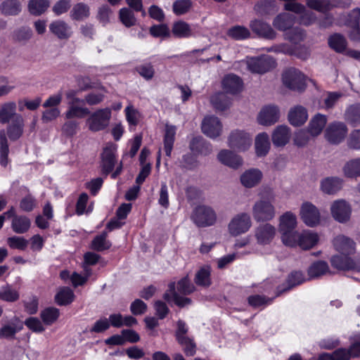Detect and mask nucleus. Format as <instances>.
<instances>
[{"mask_svg": "<svg viewBox=\"0 0 360 360\" xmlns=\"http://www.w3.org/2000/svg\"><path fill=\"white\" fill-rule=\"evenodd\" d=\"M258 195L259 199L256 200L252 207V215L257 222L271 221L276 217V207L274 205L276 195L273 189L269 186L260 188Z\"/></svg>", "mask_w": 360, "mask_h": 360, "instance_id": "nucleus-1", "label": "nucleus"}, {"mask_svg": "<svg viewBox=\"0 0 360 360\" xmlns=\"http://www.w3.org/2000/svg\"><path fill=\"white\" fill-rule=\"evenodd\" d=\"M25 120L22 115H17L6 127V129L0 130V164L6 167L8 164L9 146L8 139L11 141L20 139L23 133Z\"/></svg>", "mask_w": 360, "mask_h": 360, "instance_id": "nucleus-2", "label": "nucleus"}, {"mask_svg": "<svg viewBox=\"0 0 360 360\" xmlns=\"http://www.w3.org/2000/svg\"><path fill=\"white\" fill-rule=\"evenodd\" d=\"M195 290V286L191 282L188 276L180 279L177 283L172 282L168 285V290L164 294V299L169 302L173 301L174 304L179 307H184L192 303L191 299L182 295H188Z\"/></svg>", "mask_w": 360, "mask_h": 360, "instance_id": "nucleus-3", "label": "nucleus"}, {"mask_svg": "<svg viewBox=\"0 0 360 360\" xmlns=\"http://www.w3.org/2000/svg\"><path fill=\"white\" fill-rule=\"evenodd\" d=\"M112 110L109 108H101L94 112H90L86 124L90 131L96 132L105 129L110 124Z\"/></svg>", "mask_w": 360, "mask_h": 360, "instance_id": "nucleus-4", "label": "nucleus"}, {"mask_svg": "<svg viewBox=\"0 0 360 360\" xmlns=\"http://www.w3.org/2000/svg\"><path fill=\"white\" fill-rule=\"evenodd\" d=\"M251 135L244 130L234 129L230 132L227 138L228 146L236 152H245L252 146Z\"/></svg>", "mask_w": 360, "mask_h": 360, "instance_id": "nucleus-5", "label": "nucleus"}, {"mask_svg": "<svg viewBox=\"0 0 360 360\" xmlns=\"http://www.w3.org/2000/svg\"><path fill=\"white\" fill-rule=\"evenodd\" d=\"M306 77L299 70L291 68L285 70L282 75L283 84L292 91H304L307 83Z\"/></svg>", "mask_w": 360, "mask_h": 360, "instance_id": "nucleus-6", "label": "nucleus"}, {"mask_svg": "<svg viewBox=\"0 0 360 360\" xmlns=\"http://www.w3.org/2000/svg\"><path fill=\"white\" fill-rule=\"evenodd\" d=\"M252 226V220L249 214L241 212L236 214L228 225L229 233L238 236L249 231Z\"/></svg>", "mask_w": 360, "mask_h": 360, "instance_id": "nucleus-7", "label": "nucleus"}, {"mask_svg": "<svg viewBox=\"0 0 360 360\" xmlns=\"http://www.w3.org/2000/svg\"><path fill=\"white\" fill-rule=\"evenodd\" d=\"M191 219L198 226H208L214 224L217 216L211 207L200 205L195 207Z\"/></svg>", "mask_w": 360, "mask_h": 360, "instance_id": "nucleus-8", "label": "nucleus"}, {"mask_svg": "<svg viewBox=\"0 0 360 360\" xmlns=\"http://www.w3.org/2000/svg\"><path fill=\"white\" fill-rule=\"evenodd\" d=\"M247 65L252 72L263 74L273 69L276 62L271 56L264 55L248 58Z\"/></svg>", "mask_w": 360, "mask_h": 360, "instance_id": "nucleus-9", "label": "nucleus"}, {"mask_svg": "<svg viewBox=\"0 0 360 360\" xmlns=\"http://www.w3.org/2000/svg\"><path fill=\"white\" fill-rule=\"evenodd\" d=\"M347 134V128L345 123L334 122L330 123L325 131L326 140L332 144H339L345 138Z\"/></svg>", "mask_w": 360, "mask_h": 360, "instance_id": "nucleus-10", "label": "nucleus"}, {"mask_svg": "<svg viewBox=\"0 0 360 360\" xmlns=\"http://www.w3.org/2000/svg\"><path fill=\"white\" fill-rule=\"evenodd\" d=\"M201 129L205 135L212 139H214L222 134L223 125L217 117L208 115L203 119Z\"/></svg>", "mask_w": 360, "mask_h": 360, "instance_id": "nucleus-11", "label": "nucleus"}, {"mask_svg": "<svg viewBox=\"0 0 360 360\" xmlns=\"http://www.w3.org/2000/svg\"><path fill=\"white\" fill-rule=\"evenodd\" d=\"M352 0H307V4L311 8L321 12H326L333 8H347Z\"/></svg>", "mask_w": 360, "mask_h": 360, "instance_id": "nucleus-12", "label": "nucleus"}, {"mask_svg": "<svg viewBox=\"0 0 360 360\" xmlns=\"http://www.w3.org/2000/svg\"><path fill=\"white\" fill-rule=\"evenodd\" d=\"M276 235V229L269 223L259 224L255 230V236L259 245L271 243Z\"/></svg>", "mask_w": 360, "mask_h": 360, "instance_id": "nucleus-13", "label": "nucleus"}, {"mask_svg": "<svg viewBox=\"0 0 360 360\" xmlns=\"http://www.w3.org/2000/svg\"><path fill=\"white\" fill-rule=\"evenodd\" d=\"M50 32L60 40H68L72 37L73 31L72 27L65 20H55L49 25Z\"/></svg>", "mask_w": 360, "mask_h": 360, "instance_id": "nucleus-14", "label": "nucleus"}, {"mask_svg": "<svg viewBox=\"0 0 360 360\" xmlns=\"http://www.w3.org/2000/svg\"><path fill=\"white\" fill-rule=\"evenodd\" d=\"M285 8L288 11H293L297 15H300L299 22L304 25L312 24L315 20V13L311 11H307L305 7L298 3L289 2L285 4Z\"/></svg>", "mask_w": 360, "mask_h": 360, "instance_id": "nucleus-15", "label": "nucleus"}, {"mask_svg": "<svg viewBox=\"0 0 360 360\" xmlns=\"http://www.w3.org/2000/svg\"><path fill=\"white\" fill-rule=\"evenodd\" d=\"M349 255H335L331 257V265L340 270H356L360 271V257L352 259Z\"/></svg>", "mask_w": 360, "mask_h": 360, "instance_id": "nucleus-16", "label": "nucleus"}, {"mask_svg": "<svg viewBox=\"0 0 360 360\" xmlns=\"http://www.w3.org/2000/svg\"><path fill=\"white\" fill-rule=\"evenodd\" d=\"M300 215L304 224L311 227L316 226L320 221L319 210L309 202L302 204L300 209Z\"/></svg>", "mask_w": 360, "mask_h": 360, "instance_id": "nucleus-17", "label": "nucleus"}, {"mask_svg": "<svg viewBox=\"0 0 360 360\" xmlns=\"http://www.w3.org/2000/svg\"><path fill=\"white\" fill-rule=\"evenodd\" d=\"M279 109L276 105H266L264 107L257 116L258 122L264 126H270L279 120Z\"/></svg>", "mask_w": 360, "mask_h": 360, "instance_id": "nucleus-18", "label": "nucleus"}, {"mask_svg": "<svg viewBox=\"0 0 360 360\" xmlns=\"http://www.w3.org/2000/svg\"><path fill=\"white\" fill-rule=\"evenodd\" d=\"M330 210L333 218L340 223L346 222L350 218L351 207L345 200L334 202Z\"/></svg>", "mask_w": 360, "mask_h": 360, "instance_id": "nucleus-19", "label": "nucleus"}, {"mask_svg": "<svg viewBox=\"0 0 360 360\" xmlns=\"http://www.w3.org/2000/svg\"><path fill=\"white\" fill-rule=\"evenodd\" d=\"M250 27L257 35L267 39H273L276 33L271 25L260 20H253L250 22Z\"/></svg>", "mask_w": 360, "mask_h": 360, "instance_id": "nucleus-20", "label": "nucleus"}, {"mask_svg": "<svg viewBox=\"0 0 360 360\" xmlns=\"http://www.w3.org/2000/svg\"><path fill=\"white\" fill-rule=\"evenodd\" d=\"M115 151L116 147L110 144L104 148L101 154V167L105 175L111 172L115 167Z\"/></svg>", "mask_w": 360, "mask_h": 360, "instance_id": "nucleus-21", "label": "nucleus"}, {"mask_svg": "<svg viewBox=\"0 0 360 360\" xmlns=\"http://www.w3.org/2000/svg\"><path fill=\"white\" fill-rule=\"evenodd\" d=\"M222 88L226 94L232 95L240 93L243 89L242 79L234 74H229L222 79Z\"/></svg>", "mask_w": 360, "mask_h": 360, "instance_id": "nucleus-22", "label": "nucleus"}, {"mask_svg": "<svg viewBox=\"0 0 360 360\" xmlns=\"http://www.w3.org/2000/svg\"><path fill=\"white\" fill-rule=\"evenodd\" d=\"M235 151L224 149L217 155L219 161L224 165L233 169H237L243 165L242 158L236 154Z\"/></svg>", "mask_w": 360, "mask_h": 360, "instance_id": "nucleus-23", "label": "nucleus"}, {"mask_svg": "<svg viewBox=\"0 0 360 360\" xmlns=\"http://www.w3.org/2000/svg\"><path fill=\"white\" fill-rule=\"evenodd\" d=\"M22 328V322L18 317L15 316L8 323L0 328V339H13L16 333Z\"/></svg>", "mask_w": 360, "mask_h": 360, "instance_id": "nucleus-24", "label": "nucleus"}, {"mask_svg": "<svg viewBox=\"0 0 360 360\" xmlns=\"http://www.w3.org/2000/svg\"><path fill=\"white\" fill-rule=\"evenodd\" d=\"M262 172L255 168L250 169L244 172L240 178L241 184L248 188H253L262 181Z\"/></svg>", "mask_w": 360, "mask_h": 360, "instance_id": "nucleus-25", "label": "nucleus"}, {"mask_svg": "<svg viewBox=\"0 0 360 360\" xmlns=\"http://www.w3.org/2000/svg\"><path fill=\"white\" fill-rule=\"evenodd\" d=\"M291 132L286 125H279L276 127L271 135L273 144L276 147L285 146L290 141Z\"/></svg>", "mask_w": 360, "mask_h": 360, "instance_id": "nucleus-26", "label": "nucleus"}, {"mask_svg": "<svg viewBox=\"0 0 360 360\" xmlns=\"http://www.w3.org/2000/svg\"><path fill=\"white\" fill-rule=\"evenodd\" d=\"M191 150L201 155H208L212 151V145L203 137L199 136L193 137L189 143Z\"/></svg>", "mask_w": 360, "mask_h": 360, "instance_id": "nucleus-27", "label": "nucleus"}, {"mask_svg": "<svg viewBox=\"0 0 360 360\" xmlns=\"http://www.w3.org/2000/svg\"><path fill=\"white\" fill-rule=\"evenodd\" d=\"M333 245L337 251L344 255H350L355 252V243L345 236H338L335 238Z\"/></svg>", "mask_w": 360, "mask_h": 360, "instance_id": "nucleus-28", "label": "nucleus"}, {"mask_svg": "<svg viewBox=\"0 0 360 360\" xmlns=\"http://www.w3.org/2000/svg\"><path fill=\"white\" fill-rule=\"evenodd\" d=\"M16 103L14 101H8L0 103V123L7 124L16 119L17 115H21L16 112Z\"/></svg>", "mask_w": 360, "mask_h": 360, "instance_id": "nucleus-29", "label": "nucleus"}, {"mask_svg": "<svg viewBox=\"0 0 360 360\" xmlns=\"http://www.w3.org/2000/svg\"><path fill=\"white\" fill-rule=\"evenodd\" d=\"M297 16L295 14L283 13L278 15L273 21V25L280 31H285L292 27Z\"/></svg>", "mask_w": 360, "mask_h": 360, "instance_id": "nucleus-30", "label": "nucleus"}, {"mask_svg": "<svg viewBox=\"0 0 360 360\" xmlns=\"http://www.w3.org/2000/svg\"><path fill=\"white\" fill-rule=\"evenodd\" d=\"M308 114L307 110L297 105L292 108L288 113V120L293 126H301L307 121Z\"/></svg>", "mask_w": 360, "mask_h": 360, "instance_id": "nucleus-31", "label": "nucleus"}, {"mask_svg": "<svg viewBox=\"0 0 360 360\" xmlns=\"http://www.w3.org/2000/svg\"><path fill=\"white\" fill-rule=\"evenodd\" d=\"M22 11V4L18 0H4L0 4V12L5 16H17Z\"/></svg>", "mask_w": 360, "mask_h": 360, "instance_id": "nucleus-32", "label": "nucleus"}, {"mask_svg": "<svg viewBox=\"0 0 360 360\" xmlns=\"http://www.w3.org/2000/svg\"><path fill=\"white\" fill-rule=\"evenodd\" d=\"M327 122V117L324 115L318 113L315 115L309 122L308 127L309 133L316 136L319 135Z\"/></svg>", "mask_w": 360, "mask_h": 360, "instance_id": "nucleus-33", "label": "nucleus"}, {"mask_svg": "<svg viewBox=\"0 0 360 360\" xmlns=\"http://www.w3.org/2000/svg\"><path fill=\"white\" fill-rule=\"evenodd\" d=\"M90 16L89 6L82 2L75 4L70 12V17L72 20L83 21Z\"/></svg>", "mask_w": 360, "mask_h": 360, "instance_id": "nucleus-34", "label": "nucleus"}, {"mask_svg": "<svg viewBox=\"0 0 360 360\" xmlns=\"http://www.w3.org/2000/svg\"><path fill=\"white\" fill-rule=\"evenodd\" d=\"M172 32L177 38H188L194 35L193 29L184 21H177L173 24Z\"/></svg>", "mask_w": 360, "mask_h": 360, "instance_id": "nucleus-35", "label": "nucleus"}, {"mask_svg": "<svg viewBox=\"0 0 360 360\" xmlns=\"http://www.w3.org/2000/svg\"><path fill=\"white\" fill-rule=\"evenodd\" d=\"M270 149L269 135L265 133L259 134L255 138V150L257 156H265Z\"/></svg>", "mask_w": 360, "mask_h": 360, "instance_id": "nucleus-36", "label": "nucleus"}, {"mask_svg": "<svg viewBox=\"0 0 360 360\" xmlns=\"http://www.w3.org/2000/svg\"><path fill=\"white\" fill-rule=\"evenodd\" d=\"M211 103L217 110L224 111L230 107L231 99L226 93L218 92L211 97Z\"/></svg>", "mask_w": 360, "mask_h": 360, "instance_id": "nucleus-37", "label": "nucleus"}, {"mask_svg": "<svg viewBox=\"0 0 360 360\" xmlns=\"http://www.w3.org/2000/svg\"><path fill=\"white\" fill-rule=\"evenodd\" d=\"M176 135V127L172 125L167 124L164 134V150L167 157H170L173 148Z\"/></svg>", "mask_w": 360, "mask_h": 360, "instance_id": "nucleus-38", "label": "nucleus"}, {"mask_svg": "<svg viewBox=\"0 0 360 360\" xmlns=\"http://www.w3.org/2000/svg\"><path fill=\"white\" fill-rule=\"evenodd\" d=\"M342 186V181L337 177H327L321 182V191L326 194H333Z\"/></svg>", "mask_w": 360, "mask_h": 360, "instance_id": "nucleus-39", "label": "nucleus"}, {"mask_svg": "<svg viewBox=\"0 0 360 360\" xmlns=\"http://www.w3.org/2000/svg\"><path fill=\"white\" fill-rule=\"evenodd\" d=\"M30 219L25 216H14L11 222L13 231L18 234L25 233L30 229Z\"/></svg>", "mask_w": 360, "mask_h": 360, "instance_id": "nucleus-40", "label": "nucleus"}, {"mask_svg": "<svg viewBox=\"0 0 360 360\" xmlns=\"http://www.w3.org/2000/svg\"><path fill=\"white\" fill-rule=\"evenodd\" d=\"M329 46L337 53H344L347 46V41L345 36L340 33H335L328 38Z\"/></svg>", "mask_w": 360, "mask_h": 360, "instance_id": "nucleus-41", "label": "nucleus"}, {"mask_svg": "<svg viewBox=\"0 0 360 360\" xmlns=\"http://www.w3.org/2000/svg\"><path fill=\"white\" fill-rule=\"evenodd\" d=\"M296 224L297 221L295 215L290 212H286L281 215L279 219L280 233L294 230L296 226Z\"/></svg>", "mask_w": 360, "mask_h": 360, "instance_id": "nucleus-42", "label": "nucleus"}, {"mask_svg": "<svg viewBox=\"0 0 360 360\" xmlns=\"http://www.w3.org/2000/svg\"><path fill=\"white\" fill-rule=\"evenodd\" d=\"M49 7V0H30L27 4L28 11L34 16L41 15Z\"/></svg>", "mask_w": 360, "mask_h": 360, "instance_id": "nucleus-43", "label": "nucleus"}, {"mask_svg": "<svg viewBox=\"0 0 360 360\" xmlns=\"http://www.w3.org/2000/svg\"><path fill=\"white\" fill-rule=\"evenodd\" d=\"M90 115L89 108L82 105H74L73 103H68V108L65 113L66 119L83 118Z\"/></svg>", "mask_w": 360, "mask_h": 360, "instance_id": "nucleus-44", "label": "nucleus"}, {"mask_svg": "<svg viewBox=\"0 0 360 360\" xmlns=\"http://www.w3.org/2000/svg\"><path fill=\"white\" fill-rule=\"evenodd\" d=\"M342 17L344 18L343 21L342 22V18H340L337 24L339 25H345L350 30L353 27H355L359 24L360 8H355L352 10L347 15H343Z\"/></svg>", "mask_w": 360, "mask_h": 360, "instance_id": "nucleus-45", "label": "nucleus"}, {"mask_svg": "<svg viewBox=\"0 0 360 360\" xmlns=\"http://www.w3.org/2000/svg\"><path fill=\"white\" fill-rule=\"evenodd\" d=\"M330 272L328 264L324 261H318L313 263L308 269L310 278H316Z\"/></svg>", "mask_w": 360, "mask_h": 360, "instance_id": "nucleus-46", "label": "nucleus"}, {"mask_svg": "<svg viewBox=\"0 0 360 360\" xmlns=\"http://www.w3.org/2000/svg\"><path fill=\"white\" fill-rule=\"evenodd\" d=\"M33 37V32L30 27L22 26L15 30L12 34V39L18 43H27Z\"/></svg>", "mask_w": 360, "mask_h": 360, "instance_id": "nucleus-47", "label": "nucleus"}, {"mask_svg": "<svg viewBox=\"0 0 360 360\" xmlns=\"http://www.w3.org/2000/svg\"><path fill=\"white\" fill-rule=\"evenodd\" d=\"M305 281L304 276L302 271H292L288 277L287 285L288 286L283 289H278L276 296L280 295L283 292L290 290L293 287L302 283Z\"/></svg>", "mask_w": 360, "mask_h": 360, "instance_id": "nucleus-48", "label": "nucleus"}, {"mask_svg": "<svg viewBox=\"0 0 360 360\" xmlns=\"http://www.w3.org/2000/svg\"><path fill=\"white\" fill-rule=\"evenodd\" d=\"M300 237V247L304 250L313 248L319 240L318 235L309 231H303Z\"/></svg>", "mask_w": 360, "mask_h": 360, "instance_id": "nucleus-49", "label": "nucleus"}, {"mask_svg": "<svg viewBox=\"0 0 360 360\" xmlns=\"http://www.w3.org/2000/svg\"><path fill=\"white\" fill-rule=\"evenodd\" d=\"M195 283L200 286L207 288L211 285L210 269L203 266L199 269L195 276Z\"/></svg>", "mask_w": 360, "mask_h": 360, "instance_id": "nucleus-50", "label": "nucleus"}, {"mask_svg": "<svg viewBox=\"0 0 360 360\" xmlns=\"http://www.w3.org/2000/svg\"><path fill=\"white\" fill-rule=\"evenodd\" d=\"M281 239L283 243L290 247L300 246L301 233L295 230L281 232Z\"/></svg>", "mask_w": 360, "mask_h": 360, "instance_id": "nucleus-51", "label": "nucleus"}, {"mask_svg": "<svg viewBox=\"0 0 360 360\" xmlns=\"http://www.w3.org/2000/svg\"><path fill=\"white\" fill-rule=\"evenodd\" d=\"M73 298L74 293L72 290L68 287L61 288L55 297L58 304L61 306L71 303L73 301Z\"/></svg>", "mask_w": 360, "mask_h": 360, "instance_id": "nucleus-52", "label": "nucleus"}, {"mask_svg": "<svg viewBox=\"0 0 360 360\" xmlns=\"http://www.w3.org/2000/svg\"><path fill=\"white\" fill-rule=\"evenodd\" d=\"M227 34L231 38L236 40H243L248 39L250 36L249 30L240 25H236L229 29Z\"/></svg>", "mask_w": 360, "mask_h": 360, "instance_id": "nucleus-53", "label": "nucleus"}, {"mask_svg": "<svg viewBox=\"0 0 360 360\" xmlns=\"http://www.w3.org/2000/svg\"><path fill=\"white\" fill-rule=\"evenodd\" d=\"M106 238L107 233L105 231L96 236L92 241L91 248L99 252L109 249L111 246V243L106 240Z\"/></svg>", "mask_w": 360, "mask_h": 360, "instance_id": "nucleus-54", "label": "nucleus"}, {"mask_svg": "<svg viewBox=\"0 0 360 360\" xmlns=\"http://www.w3.org/2000/svg\"><path fill=\"white\" fill-rule=\"evenodd\" d=\"M105 97L103 89L98 91H92L84 96L85 103L89 105H96L103 102Z\"/></svg>", "mask_w": 360, "mask_h": 360, "instance_id": "nucleus-55", "label": "nucleus"}, {"mask_svg": "<svg viewBox=\"0 0 360 360\" xmlns=\"http://www.w3.org/2000/svg\"><path fill=\"white\" fill-rule=\"evenodd\" d=\"M19 293L11 285L2 286L0 290V299L6 302H15L19 299Z\"/></svg>", "mask_w": 360, "mask_h": 360, "instance_id": "nucleus-56", "label": "nucleus"}, {"mask_svg": "<svg viewBox=\"0 0 360 360\" xmlns=\"http://www.w3.org/2000/svg\"><path fill=\"white\" fill-rule=\"evenodd\" d=\"M345 174L348 177L360 175V158L352 160L345 164L343 168Z\"/></svg>", "mask_w": 360, "mask_h": 360, "instance_id": "nucleus-57", "label": "nucleus"}, {"mask_svg": "<svg viewBox=\"0 0 360 360\" xmlns=\"http://www.w3.org/2000/svg\"><path fill=\"white\" fill-rule=\"evenodd\" d=\"M59 316V310L54 307H49L41 312V318L46 325H51Z\"/></svg>", "mask_w": 360, "mask_h": 360, "instance_id": "nucleus-58", "label": "nucleus"}, {"mask_svg": "<svg viewBox=\"0 0 360 360\" xmlns=\"http://www.w3.org/2000/svg\"><path fill=\"white\" fill-rule=\"evenodd\" d=\"M347 122L356 125L360 123V104L351 105L346 111Z\"/></svg>", "mask_w": 360, "mask_h": 360, "instance_id": "nucleus-59", "label": "nucleus"}, {"mask_svg": "<svg viewBox=\"0 0 360 360\" xmlns=\"http://www.w3.org/2000/svg\"><path fill=\"white\" fill-rule=\"evenodd\" d=\"M199 165V162L197 158L191 153L184 155L180 160L181 167L188 169L193 170Z\"/></svg>", "mask_w": 360, "mask_h": 360, "instance_id": "nucleus-60", "label": "nucleus"}, {"mask_svg": "<svg viewBox=\"0 0 360 360\" xmlns=\"http://www.w3.org/2000/svg\"><path fill=\"white\" fill-rule=\"evenodd\" d=\"M285 37L291 42L297 44L304 40L305 34L303 30L300 27L290 28V30L285 34Z\"/></svg>", "mask_w": 360, "mask_h": 360, "instance_id": "nucleus-61", "label": "nucleus"}, {"mask_svg": "<svg viewBox=\"0 0 360 360\" xmlns=\"http://www.w3.org/2000/svg\"><path fill=\"white\" fill-rule=\"evenodd\" d=\"M120 19L121 22L127 27L133 26L136 22V18L133 12L127 8L120 9Z\"/></svg>", "mask_w": 360, "mask_h": 360, "instance_id": "nucleus-62", "label": "nucleus"}, {"mask_svg": "<svg viewBox=\"0 0 360 360\" xmlns=\"http://www.w3.org/2000/svg\"><path fill=\"white\" fill-rule=\"evenodd\" d=\"M150 33L154 37H168L170 36L169 27L165 24L153 25L150 28Z\"/></svg>", "mask_w": 360, "mask_h": 360, "instance_id": "nucleus-63", "label": "nucleus"}, {"mask_svg": "<svg viewBox=\"0 0 360 360\" xmlns=\"http://www.w3.org/2000/svg\"><path fill=\"white\" fill-rule=\"evenodd\" d=\"M248 301L250 306L255 308L270 304L272 302V299L263 295H255L248 297Z\"/></svg>", "mask_w": 360, "mask_h": 360, "instance_id": "nucleus-64", "label": "nucleus"}]
</instances>
